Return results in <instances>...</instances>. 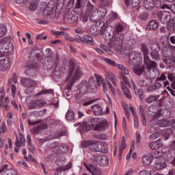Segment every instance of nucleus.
Here are the masks:
<instances>
[{
	"label": "nucleus",
	"mask_w": 175,
	"mask_h": 175,
	"mask_svg": "<svg viewBox=\"0 0 175 175\" xmlns=\"http://www.w3.org/2000/svg\"><path fill=\"white\" fill-rule=\"evenodd\" d=\"M89 123V124H88ZM88 123L84 122L81 124V131L83 132H88V131H106V128L109 126V123L107 120H103L99 121L98 118H92L88 120Z\"/></svg>",
	"instance_id": "f257e3e1"
},
{
	"label": "nucleus",
	"mask_w": 175,
	"mask_h": 175,
	"mask_svg": "<svg viewBox=\"0 0 175 175\" xmlns=\"http://www.w3.org/2000/svg\"><path fill=\"white\" fill-rule=\"evenodd\" d=\"M103 61L106 62L108 65L110 66H116L118 69H119L120 71V78L124 81L125 84L126 85H129L131 88H133L134 91L136 92L137 91V86H136V84H135V82L133 80H131V84L129 83V79H128V77L125 76V75H129V70L125 68V66L117 64L116 61L111 60V59L108 58H103Z\"/></svg>",
	"instance_id": "f03ea898"
},
{
	"label": "nucleus",
	"mask_w": 175,
	"mask_h": 175,
	"mask_svg": "<svg viewBox=\"0 0 175 175\" xmlns=\"http://www.w3.org/2000/svg\"><path fill=\"white\" fill-rule=\"evenodd\" d=\"M68 69L69 74L66 78V83H69L67 85L68 90H70L72 88V85L75 84V81L80 79L82 72L79 68L77 62L75 60H70Z\"/></svg>",
	"instance_id": "7ed1b4c3"
},
{
	"label": "nucleus",
	"mask_w": 175,
	"mask_h": 175,
	"mask_svg": "<svg viewBox=\"0 0 175 175\" xmlns=\"http://www.w3.org/2000/svg\"><path fill=\"white\" fill-rule=\"evenodd\" d=\"M59 1L60 0H57L56 7L54 1H49L48 4L46 2H42L40 5V10L43 12L44 16H51V14L59 12V10L62 9V7H59Z\"/></svg>",
	"instance_id": "20e7f679"
},
{
	"label": "nucleus",
	"mask_w": 175,
	"mask_h": 175,
	"mask_svg": "<svg viewBox=\"0 0 175 175\" xmlns=\"http://www.w3.org/2000/svg\"><path fill=\"white\" fill-rule=\"evenodd\" d=\"M141 50L144 54V65L146 66L148 72L150 73L157 72V62L150 59V57H148V47L147 46V44L142 43Z\"/></svg>",
	"instance_id": "39448f33"
},
{
	"label": "nucleus",
	"mask_w": 175,
	"mask_h": 175,
	"mask_svg": "<svg viewBox=\"0 0 175 175\" xmlns=\"http://www.w3.org/2000/svg\"><path fill=\"white\" fill-rule=\"evenodd\" d=\"M21 84L23 87L26 88L25 93L27 95H29V94H32L35 91V87L38 85V82L29 77H23L21 79Z\"/></svg>",
	"instance_id": "423d86ee"
},
{
	"label": "nucleus",
	"mask_w": 175,
	"mask_h": 175,
	"mask_svg": "<svg viewBox=\"0 0 175 175\" xmlns=\"http://www.w3.org/2000/svg\"><path fill=\"white\" fill-rule=\"evenodd\" d=\"M161 116H163V109H159L157 115L153 118V119L150 121V124L153 126H160V128H165L166 126H169L170 121L164 119V120H158L159 117Z\"/></svg>",
	"instance_id": "0eeeda50"
},
{
	"label": "nucleus",
	"mask_w": 175,
	"mask_h": 175,
	"mask_svg": "<svg viewBox=\"0 0 175 175\" xmlns=\"http://www.w3.org/2000/svg\"><path fill=\"white\" fill-rule=\"evenodd\" d=\"M90 87L91 88V85H90V82H87V81H82L79 84V87L77 90V93L75 94L76 100L78 102L83 100V96L85 94H87Z\"/></svg>",
	"instance_id": "6e6552de"
},
{
	"label": "nucleus",
	"mask_w": 175,
	"mask_h": 175,
	"mask_svg": "<svg viewBox=\"0 0 175 175\" xmlns=\"http://www.w3.org/2000/svg\"><path fill=\"white\" fill-rule=\"evenodd\" d=\"M106 13H107L106 8L103 7H99L92 12L90 16V18L93 23H96V21H99V20L105 18Z\"/></svg>",
	"instance_id": "1a4fd4ad"
},
{
	"label": "nucleus",
	"mask_w": 175,
	"mask_h": 175,
	"mask_svg": "<svg viewBox=\"0 0 175 175\" xmlns=\"http://www.w3.org/2000/svg\"><path fill=\"white\" fill-rule=\"evenodd\" d=\"M90 150L95 152H106L107 151V145L105 143L92 142Z\"/></svg>",
	"instance_id": "9d476101"
},
{
	"label": "nucleus",
	"mask_w": 175,
	"mask_h": 175,
	"mask_svg": "<svg viewBox=\"0 0 175 175\" xmlns=\"http://www.w3.org/2000/svg\"><path fill=\"white\" fill-rule=\"evenodd\" d=\"M114 36H116V29L110 25L107 27L103 33L104 39L105 40H111Z\"/></svg>",
	"instance_id": "9b49d317"
},
{
	"label": "nucleus",
	"mask_w": 175,
	"mask_h": 175,
	"mask_svg": "<svg viewBox=\"0 0 175 175\" xmlns=\"http://www.w3.org/2000/svg\"><path fill=\"white\" fill-rule=\"evenodd\" d=\"M13 43L8 42L3 45H0V57H3L5 54H9L12 53L14 49Z\"/></svg>",
	"instance_id": "f8f14e48"
},
{
	"label": "nucleus",
	"mask_w": 175,
	"mask_h": 175,
	"mask_svg": "<svg viewBox=\"0 0 175 175\" xmlns=\"http://www.w3.org/2000/svg\"><path fill=\"white\" fill-rule=\"evenodd\" d=\"M94 77H96V83H95L94 77H92L89 79V84L92 90H94L96 85H100V84H103V78L102 77L96 73L94 74Z\"/></svg>",
	"instance_id": "ddd939ff"
},
{
	"label": "nucleus",
	"mask_w": 175,
	"mask_h": 175,
	"mask_svg": "<svg viewBox=\"0 0 175 175\" xmlns=\"http://www.w3.org/2000/svg\"><path fill=\"white\" fill-rule=\"evenodd\" d=\"M46 105V101L43 100H31L27 103L29 110H33L38 107H42Z\"/></svg>",
	"instance_id": "4468645a"
},
{
	"label": "nucleus",
	"mask_w": 175,
	"mask_h": 175,
	"mask_svg": "<svg viewBox=\"0 0 175 175\" xmlns=\"http://www.w3.org/2000/svg\"><path fill=\"white\" fill-rule=\"evenodd\" d=\"M157 16L162 24H166L170 20V12L169 11H159Z\"/></svg>",
	"instance_id": "2eb2a0df"
},
{
	"label": "nucleus",
	"mask_w": 175,
	"mask_h": 175,
	"mask_svg": "<svg viewBox=\"0 0 175 175\" xmlns=\"http://www.w3.org/2000/svg\"><path fill=\"white\" fill-rule=\"evenodd\" d=\"M122 43H124V34H119L115 39L109 41V45L113 47H117V46L122 47Z\"/></svg>",
	"instance_id": "dca6fc26"
},
{
	"label": "nucleus",
	"mask_w": 175,
	"mask_h": 175,
	"mask_svg": "<svg viewBox=\"0 0 175 175\" xmlns=\"http://www.w3.org/2000/svg\"><path fill=\"white\" fill-rule=\"evenodd\" d=\"M169 51L166 53V51H163V57H166V58L164 59V62L169 66L170 68H172V66H174L175 65V57L174 56L169 57L170 55Z\"/></svg>",
	"instance_id": "f3484780"
},
{
	"label": "nucleus",
	"mask_w": 175,
	"mask_h": 175,
	"mask_svg": "<svg viewBox=\"0 0 175 175\" xmlns=\"http://www.w3.org/2000/svg\"><path fill=\"white\" fill-rule=\"evenodd\" d=\"M105 80L107 84L112 83L115 87H117V78L116 75L111 72H107L105 73Z\"/></svg>",
	"instance_id": "a211bd4d"
},
{
	"label": "nucleus",
	"mask_w": 175,
	"mask_h": 175,
	"mask_svg": "<svg viewBox=\"0 0 175 175\" xmlns=\"http://www.w3.org/2000/svg\"><path fill=\"white\" fill-rule=\"evenodd\" d=\"M85 166L88 170L92 175H102V172L99 168L96 167L94 164H85Z\"/></svg>",
	"instance_id": "6ab92c4d"
},
{
	"label": "nucleus",
	"mask_w": 175,
	"mask_h": 175,
	"mask_svg": "<svg viewBox=\"0 0 175 175\" xmlns=\"http://www.w3.org/2000/svg\"><path fill=\"white\" fill-rule=\"evenodd\" d=\"M64 21L66 24H73L77 21V16L70 12L66 14L64 16Z\"/></svg>",
	"instance_id": "aec40b11"
},
{
	"label": "nucleus",
	"mask_w": 175,
	"mask_h": 175,
	"mask_svg": "<svg viewBox=\"0 0 175 175\" xmlns=\"http://www.w3.org/2000/svg\"><path fill=\"white\" fill-rule=\"evenodd\" d=\"M0 173H1V175H17L16 170H8V165L2 166L0 169Z\"/></svg>",
	"instance_id": "412c9836"
},
{
	"label": "nucleus",
	"mask_w": 175,
	"mask_h": 175,
	"mask_svg": "<svg viewBox=\"0 0 175 175\" xmlns=\"http://www.w3.org/2000/svg\"><path fill=\"white\" fill-rule=\"evenodd\" d=\"M10 66V58L5 57L3 59H0V70H6Z\"/></svg>",
	"instance_id": "4be33fe9"
},
{
	"label": "nucleus",
	"mask_w": 175,
	"mask_h": 175,
	"mask_svg": "<svg viewBox=\"0 0 175 175\" xmlns=\"http://www.w3.org/2000/svg\"><path fill=\"white\" fill-rule=\"evenodd\" d=\"M163 85L162 83L159 82V81H155L153 84L150 85L148 88H147V92H154V91H157V90H160V88H162V86Z\"/></svg>",
	"instance_id": "5701e85b"
},
{
	"label": "nucleus",
	"mask_w": 175,
	"mask_h": 175,
	"mask_svg": "<svg viewBox=\"0 0 175 175\" xmlns=\"http://www.w3.org/2000/svg\"><path fill=\"white\" fill-rule=\"evenodd\" d=\"M27 69L25 71V73L27 76H29L31 75V72L35 70V69H38L39 68V64L36 63H28L26 66Z\"/></svg>",
	"instance_id": "b1692460"
},
{
	"label": "nucleus",
	"mask_w": 175,
	"mask_h": 175,
	"mask_svg": "<svg viewBox=\"0 0 175 175\" xmlns=\"http://www.w3.org/2000/svg\"><path fill=\"white\" fill-rule=\"evenodd\" d=\"M167 165L165 162V160L162 159H156L155 164L154 165V167L157 169V170H162V169H165Z\"/></svg>",
	"instance_id": "393cba45"
},
{
	"label": "nucleus",
	"mask_w": 175,
	"mask_h": 175,
	"mask_svg": "<svg viewBox=\"0 0 175 175\" xmlns=\"http://www.w3.org/2000/svg\"><path fill=\"white\" fill-rule=\"evenodd\" d=\"M44 129H47V125L44 124H40L38 126H33V129H31V132L34 134L42 133V131H44Z\"/></svg>",
	"instance_id": "a878e982"
},
{
	"label": "nucleus",
	"mask_w": 175,
	"mask_h": 175,
	"mask_svg": "<svg viewBox=\"0 0 175 175\" xmlns=\"http://www.w3.org/2000/svg\"><path fill=\"white\" fill-rule=\"evenodd\" d=\"M133 70L137 76H142L144 73V70H146V67L144 66L135 65L133 67Z\"/></svg>",
	"instance_id": "bb28decb"
},
{
	"label": "nucleus",
	"mask_w": 175,
	"mask_h": 175,
	"mask_svg": "<svg viewBox=\"0 0 175 175\" xmlns=\"http://www.w3.org/2000/svg\"><path fill=\"white\" fill-rule=\"evenodd\" d=\"M144 6L147 10H152V9L157 6V1H154V0H144Z\"/></svg>",
	"instance_id": "cd10ccee"
},
{
	"label": "nucleus",
	"mask_w": 175,
	"mask_h": 175,
	"mask_svg": "<svg viewBox=\"0 0 175 175\" xmlns=\"http://www.w3.org/2000/svg\"><path fill=\"white\" fill-rule=\"evenodd\" d=\"M129 110L133 116V121H134L135 129H137V128H139V118H137V113H136V111H135V108H133V106H131L129 107Z\"/></svg>",
	"instance_id": "c85d7f7f"
},
{
	"label": "nucleus",
	"mask_w": 175,
	"mask_h": 175,
	"mask_svg": "<svg viewBox=\"0 0 175 175\" xmlns=\"http://www.w3.org/2000/svg\"><path fill=\"white\" fill-rule=\"evenodd\" d=\"M120 87L126 98H127V99H132V94H131V91H129V89H128L126 85L124 83V82H120Z\"/></svg>",
	"instance_id": "c756f323"
},
{
	"label": "nucleus",
	"mask_w": 175,
	"mask_h": 175,
	"mask_svg": "<svg viewBox=\"0 0 175 175\" xmlns=\"http://www.w3.org/2000/svg\"><path fill=\"white\" fill-rule=\"evenodd\" d=\"M53 147L58 154H59V152H68V146H66L65 144L59 145L55 144Z\"/></svg>",
	"instance_id": "7c9ffc66"
},
{
	"label": "nucleus",
	"mask_w": 175,
	"mask_h": 175,
	"mask_svg": "<svg viewBox=\"0 0 175 175\" xmlns=\"http://www.w3.org/2000/svg\"><path fill=\"white\" fill-rule=\"evenodd\" d=\"M162 139L163 140H168L171 135H173V130L170 128L165 129L162 131Z\"/></svg>",
	"instance_id": "2f4dec72"
},
{
	"label": "nucleus",
	"mask_w": 175,
	"mask_h": 175,
	"mask_svg": "<svg viewBox=\"0 0 175 175\" xmlns=\"http://www.w3.org/2000/svg\"><path fill=\"white\" fill-rule=\"evenodd\" d=\"M92 110L94 116H102L103 114V109L99 105L92 106Z\"/></svg>",
	"instance_id": "473e14b6"
},
{
	"label": "nucleus",
	"mask_w": 175,
	"mask_h": 175,
	"mask_svg": "<svg viewBox=\"0 0 175 175\" xmlns=\"http://www.w3.org/2000/svg\"><path fill=\"white\" fill-rule=\"evenodd\" d=\"M162 146V142H161V140H157L150 143L148 147L150 150H158L159 148H161Z\"/></svg>",
	"instance_id": "72a5a7b5"
},
{
	"label": "nucleus",
	"mask_w": 175,
	"mask_h": 175,
	"mask_svg": "<svg viewBox=\"0 0 175 175\" xmlns=\"http://www.w3.org/2000/svg\"><path fill=\"white\" fill-rule=\"evenodd\" d=\"M152 83V79L146 77L144 79H140L138 82L139 85L141 87H147L148 84H151Z\"/></svg>",
	"instance_id": "f704fd0d"
},
{
	"label": "nucleus",
	"mask_w": 175,
	"mask_h": 175,
	"mask_svg": "<svg viewBox=\"0 0 175 175\" xmlns=\"http://www.w3.org/2000/svg\"><path fill=\"white\" fill-rule=\"evenodd\" d=\"M82 43H84L85 44H94V39L90 35H84L82 36L81 38Z\"/></svg>",
	"instance_id": "c9c22d12"
},
{
	"label": "nucleus",
	"mask_w": 175,
	"mask_h": 175,
	"mask_svg": "<svg viewBox=\"0 0 175 175\" xmlns=\"http://www.w3.org/2000/svg\"><path fill=\"white\" fill-rule=\"evenodd\" d=\"M100 160H96L98 165L100 166H107L109 165V159L105 155H101L99 157Z\"/></svg>",
	"instance_id": "e433bc0d"
},
{
	"label": "nucleus",
	"mask_w": 175,
	"mask_h": 175,
	"mask_svg": "<svg viewBox=\"0 0 175 175\" xmlns=\"http://www.w3.org/2000/svg\"><path fill=\"white\" fill-rule=\"evenodd\" d=\"M66 120H67V121H75V120H76L75 111L72 109H68L66 114Z\"/></svg>",
	"instance_id": "4c0bfd02"
},
{
	"label": "nucleus",
	"mask_w": 175,
	"mask_h": 175,
	"mask_svg": "<svg viewBox=\"0 0 175 175\" xmlns=\"http://www.w3.org/2000/svg\"><path fill=\"white\" fill-rule=\"evenodd\" d=\"M152 162V156L150 154L142 157L143 165H150Z\"/></svg>",
	"instance_id": "58836bf2"
},
{
	"label": "nucleus",
	"mask_w": 175,
	"mask_h": 175,
	"mask_svg": "<svg viewBox=\"0 0 175 175\" xmlns=\"http://www.w3.org/2000/svg\"><path fill=\"white\" fill-rule=\"evenodd\" d=\"M146 29H150L152 31H155L158 29V23H157V21L152 20L150 22H149V24L147 26Z\"/></svg>",
	"instance_id": "ea45409f"
},
{
	"label": "nucleus",
	"mask_w": 175,
	"mask_h": 175,
	"mask_svg": "<svg viewBox=\"0 0 175 175\" xmlns=\"http://www.w3.org/2000/svg\"><path fill=\"white\" fill-rule=\"evenodd\" d=\"M139 114L142 118V125H146L147 122L146 120V113H144V109L143 108L142 105H139Z\"/></svg>",
	"instance_id": "a19ab883"
},
{
	"label": "nucleus",
	"mask_w": 175,
	"mask_h": 175,
	"mask_svg": "<svg viewBox=\"0 0 175 175\" xmlns=\"http://www.w3.org/2000/svg\"><path fill=\"white\" fill-rule=\"evenodd\" d=\"M125 4L130 8H136L139 5V0H125Z\"/></svg>",
	"instance_id": "79ce46f5"
},
{
	"label": "nucleus",
	"mask_w": 175,
	"mask_h": 175,
	"mask_svg": "<svg viewBox=\"0 0 175 175\" xmlns=\"http://www.w3.org/2000/svg\"><path fill=\"white\" fill-rule=\"evenodd\" d=\"M58 62H59V55L57 54L55 61L51 62L50 63L48 64L49 68L53 69V68H57L58 65Z\"/></svg>",
	"instance_id": "37998d69"
},
{
	"label": "nucleus",
	"mask_w": 175,
	"mask_h": 175,
	"mask_svg": "<svg viewBox=\"0 0 175 175\" xmlns=\"http://www.w3.org/2000/svg\"><path fill=\"white\" fill-rule=\"evenodd\" d=\"M161 9H167L168 10H171L172 13L175 14V4L172 3L170 5L163 3V5L161 6Z\"/></svg>",
	"instance_id": "c03bdc74"
},
{
	"label": "nucleus",
	"mask_w": 175,
	"mask_h": 175,
	"mask_svg": "<svg viewBox=\"0 0 175 175\" xmlns=\"http://www.w3.org/2000/svg\"><path fill=\"white\" fill-rule=\"evenodd\" d=\"M44 94H54V90L49 89V90H43L37 93L35 96L38 98V96H40V95H44Z\"/></svg>",
	"instance_id": "a18cd8bd"
},
{
	"label": "nucleus",
	"mask_w": 175,
	"mask_h": 175,
	"mask_svg": "<svg viewBox=\"0 0 175 175\" xmlns=\"http://www.w3.org/2000/svg\"><path fill=\"white\" fill-rule=\"evenodd\" d=\"M88 0H77V2L75 4V9H80V8H83L85 6Z\"/></svg>",
	"instance_id": "49530a36"
},
{
	"label": "nucleus",
	"mask_w": 175,
	"mask_h": 175,
	"mask_svg": "<svg viewBox=\"0 0 175 175\" xmlns=\"http://www.w3.org/2000/svg\"><path fill=\"white\" fill-rule=\"evenodd\" d=\"M159 99V95H156V96H149L146 98V103H152V102H155L156 100H158Z\"/></svg>",
	"instance_id": "de8ad7c7"
},
{
	"label": "nucleus",
	"mask_w": 175,
	"mask_h": 175,
	"mask_svg": "<svg viewBox=\"0 0 175 175\" xmlns=\"http://www.w3.org/2000/svg\"><path fill=\"white\" fill-rule=\"evenodd\" d=\"M25 143V139L23 137L20 136V139H18V138L16 137V139L15 142V144L16 147L24 146Z\"/></svg>",
	"instance_id": "09e8293b"
},
{
	"label": "nucleus",
	"mask_w": 175,
	"mask_h": 175,
	"mask_svg": "<svg viewBox=\"0 0 175 175\" xmlns=\"http://www.w3.org/2000/svg\"><path fill=\"white\" fill-rule=\"evenodd\" d=\"M151 156L152 158H154L155 159H161V158H162V152L155 150L153 152Z\"/></svg>",
	"instance_id": "8fccbe9b"
},
{
	"label": "nucleus",
	"mask_w": 175,
	"mask_h": 175,
	"mask_svg": "<svg viewBox=\"0 0 175 175\" xmlns=\"http://www.w3.org/2000/svg\"><path fill=\"white\" fill-rule=\"evenodd\" d=\"M7 32L8 29H6L5 26L3 25H0V38L5 36Z\"/></svg>",
	"instance_id": "3c124183"
},
{
	"label": "nucleus",
	"mask_w": 175,
	"mask_h": 175,
	"mask_svg": "<svg viewBox=\"0 0 175 175\" xmlns=\"http://www.w3.org/2000/svg\"><path fill=\"white\" fill-rule=\"evenodd\" d=\"M92 144V141H83L81 143V146L84 148H91Z\"/></svg>",
	"instance_id": "603ef678"
},
{
	"label": "nucleus",
	"mask_w": 175,
	"mask_h": 175,
	"mask_svg": "<svg viewBox=\"0 0 175 175\" xmlns=\"http://www.w3.org/2000/svg\"><path fill=\"white\" fill-rule=\"evenodd\" d=\"M27 139L28 140L29 149L35 151V148H33V145H32V138L31 137V135L29 134L27 135Z\"/></svg>",
	"instance_id": "864d4df0"
},
{
	"label": "nucleus",
	"mask_w": 175,
	"mask_h": 175,
	"mask_svg": "<svg viewBox=\"0 0 175 175\" xmlns=\"http://www.w3.org/2000/svg\"><path fill=\"white\" fill-rule=\"evenodd\" d=\"M159 51H153L150 53V55L153 59L159 60Z\"/></svg>",
	"instance_id": "5fc2aeb1"
},
{
	"label": "nucleus",
	"mask_w": 175,
	"mask_h": 175,
	"mask_svg": "<svg viewBox=\"0 0 175 175\" xmlns=\"http://www.w3.org/2000/svg\"><path fill=\"white\" fill-rule=\"evenodd\" d=\"M138 17L141 20H144V21H146V20H147V18H148V13H147V12H142L141 14H139L138 15Z\"/></svg>",
	"instance_id": "6e6d98bb"
},
{
	"label": "nucleus",
	"mask_w": 175,
	"mask_h": 175,
	"mask_svg": "<svg viewBox=\"0 0 175 175\" xmlns=\"http://www.w3.org/2000/svg\"><path fill=\"white\" fill-rule=\"evenodd\" d=\"M161 136V133L159 132H154L150 135V140H155V139H158Z\"/></svg>",
	"instance_id": "4d7b16f0"
},
{
	"label": "nucleus",
	"mask_w": 175,
	"mask_h": 175,
	"mask_svg": "<svg viewBox=\"0 0 175 175\" xmlns=\"http://www.w3.org/2000/svg\"><path fill=\"white\" fill-rule=\"evenodd\" d=\"M140 140H142V135L139 132H136V145L140 147Z\"/></svg>",
	"instance_id": "13d9d810"
},
{
	"label": "nucleus",
	"mask_w": 175,
	"mask_h": 175,
	"mask_svg": "<svg viewBox=\"0 0 175 175\" xmlns=\"http://www.w3.org/2000/svg\"><path fill=\"white\" fill-rule=\"evenodd\" d=\"M29 8V10H31V12H35V10H36V9L38 8V3L33 2L30 3Z\"/></svg>",
	"instance_id": "bf43d9fd"
},
{
	"label": "nucleus",
	"mask_w": 175,
	"mask_h": 175,
	"mask_svg": "<svg viewBox=\"0 0 175 175\" xmlns=\"http://www.w3.org/2000/svg\"><path fill=\"white\" fill-rule=\"evenodd\" d=\"M150 49L152 50V52H154V51H159L160 48H159V46L158 45V44L154 43V44H152L151 45Z\"/></svg>",
	"instance_id": "052dcab7"
},
{
	"label": "nucleus",
	"mask_w": 175,
	"mask_h": 175,
	"mask_svg": "<svg viewBox=\"0 0 175 175\" xmlns=\"http://www.w3.org/2000/svg\"><path fill=\"white\" fill-rule=\"evenodd\" d=\"M102 157V154H99V153H95L93 155V161L94 162H96V163H98V161H100V157Z\"/></svg>",
	"instance_id": "680f3d73"
},
{
	"label": "nucleus",
	"mask_w": 175,
	"mask_h": 175,
	"mask_svg": "<svg viewBox=\"0 0 175 175\" xmlns=\"http://www.w3.org/2000/svg\"><path fill=\"white\" fill-rule=\"evenodd\" d=\"M167 77L168 80H170V81L175 82V73L170 72L167 75Z\"/></svg>",
	"instance_id": "e2e57ef3"
},
{
	"label": "nucleus",
	"mask_w": 175,
	"mask_h": 175,
	"mask_svg": "<svg viewBox=\"0 0 175 175\" xmlns=\"http://www.w3.org/2000/svg\"><path fill=\"white\" fill-rule=\"evenodd\" d=\"M165 80H166V75L164 73H161L156 79L157 81H165Z\"/></svg>",
	"instance_id": "0e129e2a"
},
{
	"label": "nucleus",
	"mask_w": 175,
	"mask_h": 175,
	"mask_svg": "<svg viewBox=\"0 0 175 175\" xmlns=\"http://www.w3.org/2000/svg\"><path fill=\"white\" fill-rule=\"evenodd\" d=\"M93 10H94V5H92L91 3L88 2L87 3L86 12H88V14H90Z\"/></svg>",
	"instance_id": "69168bd1"
},
{
	"label": "nucleus",
	"mask_w": 175,
	"mask_h": 175,
	"mask_svg": "<svg viewBox=\"0 0 175 175\" xmlns=\"http://www.w3.org/2000/svg\"><path fill=\"white\" fill-rule=\"evenodd\" d=\"M75 6V0H70L67 3V8L72 9Z\"/></svg>",
	"instance_id": "338daca9"
},
{
	"label": "nucleus",
	"mask_w": 175,
	"mask_h": 175,
	"mask_svg": "<svg viewBox=\"0 0 175 175\" xmlns=\"http://www.w3.org/2000/svg\"><path fill=\"white\" fill-rule=\"evenodd\" d=\"M138 175H151V173L146 170H143L139 172Z\"/></svg>",
	"instance_id": "774afa93"
}]
</instances>
